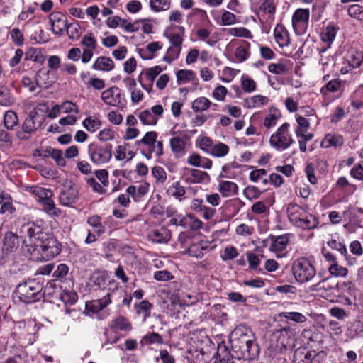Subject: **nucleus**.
<instances>
[{
    "label": "nucleus",
    "mask_w": 363,
    "mask_h": 363,
    "mask_svg": "<svg viewBox=\"0 0 363 363\" xmlns=\"http://www.w3.org/2000/svg\"><path fill=\"white\" fill-rule=\"evenodd\" d=\"M230 342L238 359H253L259 353V347L252 332L245 326L239 325L232 331Z\"/></svg>",
    "instance_id": "1"
},
{
    "label": "nucleus",
    "mask_w": 363,
    "mask_h": 363,
    "mask_svg": "<svg viewBox=\"0 0 363 363\" xmlns=\"http://www.w3.org/2000/svg\"><path fill=\"white\" fill-rule=\"evenodd\" d=\"M48 107L43 104H39L28 114L21 125V130L16 132V136L21 140H28L33 134L40 130L45 122V116L43 114Z\"/></svg>",
    "instance_id": "2"
},
{
    "label": "nucleus",
    "mask_w": 363,
    "mask_h": 363,
    "mask_svg": "<svg viewBox=\"0 0 363 363\" xmlns=\"http://www.w3.org/2000/svg\"><path fill=\"white\" fill-rule=\"evenodd\" d=\"M23 245L28 247L31 255L35 253L40 242L46 239L48 233L43 231V228L33 222L24 223L20 229Z\"/></svg>",
    "instance_id": "3"
},
{
    "label": "nucleus",
    "mask_w": 363,
    "mask_h": 363,
    "mask_svg": "<svg viewBox=\"0 0 363 363\" xmlns=\"http://www.w3.org/2000/svg\"><path fill=\"white\" fill-rule=\"evenodd\" d=\"M43 285L35 279H29L19 284L15 294L19 300L25 303H31L39 301L43 296Z\"/></svg>",
    "instance_id": "4"
},
{
    "label": "nucleus",
    "mask_w": 363,
    "mask_h": 363,
    "mask_svg": "<svg viewBox=\"0 0 363 363\" xmlns=\"http://www.w3.org/2000/svg\"><path fill=\"white\" fill-rule=\"evenodd\" d=\"M292 271L296 280L301 284L310 281L316 275V270L312 263L304 257L294 261Z\"/></svg>",
    "instance_id": "5"
},
{
    "label": "nucleus",
    "mask_w": 363,
    "mask_h": 363,
    "mask_svg": "<svg viewBox=\"0 0 363 363\" xmlns=\"http://www.w3.org/2000/svg\"><path fill=\"white\" fill-rule=\"evenodd\" d=\"M289 124L284 123L271 135L269 143L277 150H286L294 143V140L289 133Z\"/></svg>",
    "instance_id": "6"
},
{
    "label": "nucleus",
    "mask_w": 363,
    "mask_h": 363,
    "mask_svg": "<svg viewBox=\"0 0 363 363\" xmlns=\"http://www.w3.org/2000/svg\"><path fill=\"white\" fill-rule=\"evenodd\" d=\"M40 254V259L49 260L54 258L61 252L60 244L52 235L48 234L46 239L40 242L35 248V252Z\"/></svg>",
    "instance_id": "7"
},
{
    "label": "nucleus",
    "mask_w": 363,
    "mask_h": 363,
    "mask_svg": "<svg viewBox=\"0 0 363 363\" xmlns=\"http://www.w3.org/2000/svg\"><path fill=\"white\" fill-rule=\"evenodd\" d=\"M88 154L94 164L107 163L112 157L111 145L102 146L92 143L88 145Z\"/></svg>",
    "instance_id": "8"
},
{
    "label": "nucleus",
    "mask_w": 363,
    "mask_h": 363,
    "mask_svg": "<svg viewBox=\"0 0 363 363\" xmlns=\"http://www.w3.org/2000/svg\"><path fill=\"white\" fill-rule=\"evenodd\" d=\"M101 99L107 105L120 107L125 105V99L121 90L117 86H112L101 93Z\"/></svg>",
    "instance_id": "9"
},
{
    "label": "nucleus",
    "mask_w": 363,
    "mask_h": 363,
    "mask_svg": "<svg viewBox=\"0 0 363 363\" xmlns=\"http://www.w3.org/2000/svg\"><path fill=\"white\" fill-rule=\"evenodd\" d=\"M78 188L77 185L71 182L63 185L59 199L63 206H69L74 203L78 199Z\"/></svg>",
    "instance_id": "10"
},
{
    "label": "nucleus",
    "mask_w": 363,
    "mask_h": 363,
    "mask_svg": "<svg viewBox=\"0 0 363 363\" xmlns=\"http://www.w3.org/2000/svg\"><path fill=\"white\" fill-rule=\"evenodd\" d=\"M310 12L308 9H298L292 17V24L294 30L297 33H303L306 31Z\"/></svg>",
    "instance_id": "11"
},
{
    "label": "nucleus",
    "mask_w": 363,
    "mask_h": 363,
    "mask_svg": "<svg viewBox=\"0 0 363 363\" xmlns=\"http://www.w3.org/2000/svg\"><path fill=\"white\" fill-rule=\"evenodd\" d=\"M49 20L52 32L57 35H62L68 24L66 16L60 12H55L50 14Z\"/></svg>",
    "instance_id": "12"
},
{
    "label": "nucleus",
    "mask_w": 363,
    "mask_h": 363,
    "mask_svg": "<svg viewBox=\"0 0 363 363\" xmlns=\"http://www.w3.org/2000/svg\"><path fill=\"white\" fill-rule=\"evenodd\" d=\"M3 253L6 255L14 252L19 245L18 235L13 232L8 231L4 234L2 240Z\"/></svg>",
    "instance_id": "13"
},
{
    "label": "nucleus",
    "mask_w": 363,
    "mask_h": 363,
    "mask_svg": "<svg viewBox=\"0 0 363 363\" xmlns=\"http://www.w3.org/2000/svg\"><path fill=\"white\" fill-rule=\"evenodd\" d=\"M286 211L289 219L293 225L309 213L296 203H289L287 206Z\"/></svg>",
    "instance_id": "14"
},
{
    "label": "nucleus",
    "mask_w": 363,
    "mask_h": 363,
    "mask_svg": "<svg viewBox=\"0 0 363 363\" xmlns=\"http://www.w3.org/2000/svg\"><path fill=\"white\" fill-rule=\"evenodd\" d=\"M286 211L289 219L293 225L309 213L296 203H289L287 206Z\"/></svg>",
    "instance_id": "15"
},
{
    "label": "nucleus",
    "mask_w": 363,
    "mask_h": 363,
    "mask_svg": "<svg viewBox=\"0 0 363 363\" xmlns=\"http://www.w3.org/2000/svg\"><path fill=\"white\" fill-rule=\"evenodd\" d=\"M148 238L153 242L166 243L171 239V233L167 228L162 227L152 230Z\"/></svg>",
    "instance_id": "16"
},
{
    "label": "nucleus",
    "mask_w": 363,
    "mask_h": 363,
    "mask_svg": "<svg viewBox=\"0 0 363 363\" xmlns=\"http://www.w3.org/2000/svg\"><path fill=\"white\" fill-rule=\"evenodd\" d=\"M162 43L157 41L152 42L146 45L145 48H138V52L144 60H151L154 57L155 53L162 49Z\"/></svg>",
    "instance_id": "17"
},
{
    "label": "nucleus",
    "mask_w": 363,
    "mask_h": 363,
    "mask_svg": "<svg viewBox=\"0 0 363 363\" xmlns=\"http://www.w3.org/2000/svg\"><path fill=\"white\" fill-rule=\"evenodd\" d=\"M109 327L114 332L118 330L129 332L132 330V325L124 316L119 315L113 318L109 323Z\"/></svg>",
    "instance_id": "18"
},
{
    "label": "nucleus",
    "mask_w": 363,
    "mask_h": 363,
    "mask_svg": "<svg viewBox=\"0 0 363 363\" xmlns=\"http://www.w3.org/2000/svg\"><path fill=\"white\" fill-rule=\"evenodd\" d=\"M15 210L10 194L4 191L0 192V213L11 215Z\"/></svg>",
    "instance_id": "19"
},
{
    "label": "nucleus",
    "mask_w": 363,
    "mask_h": 363,
    "mask_svg": "<svg viewBox=\"0 0 363 363\" xmlns=\"http://www.w3.org/2000/svg\"><path fill=\"white\" fill-rule=\"evenodd\" d=\"M209 248L208 242L206 241H200L197 243H193L186 250V253L193 257L201 258L204 255V251Z\"/></svg>",
    "instance_id": "20"
},
{
    "label": "nucleus",
    "mask_w": 363,
    "mask_h": 363,
    "mask_svg": "<svg viewBox=\"0 0 363 363\" xmlns=\"http://www.w3.org/2000/svg\"><path fill=\"white\" fill-rule=\"evenodd\" d=\"M318 224V219L311 213H308L301 220L294 223V225L302 230H312L317 228Z\"/></svg>",
    "instance_id": "21"
},
{
    "label": "nucleus",
    "mask_w": 363,
    "mask_h": 363,
    "mask_svg": "<svg viewBox=\"0 0 363 363\" xmlns=\"http://www.w3.org/2000/svg\"><path fill=\"white\" fill-rule=\"evenodd\" d=\"M170 147L177 157H181L185 154L186 143L184 138L175 136L170 139Z\"/></svg>",
    "instance_id": "22"
},
{
    "label": "nucleus",
    "mask_w": 363,
    "mask_h": 363,
    "mask_svg": "<svg viewBox=\"0 0 363 363\" xmlns=\"http://www.w3.org/2000/svg\"><path fill=\"white\" fill-rule=\"evenodd\" d=\"M315 357V351H306L303 350H296L293 357L294 363H312Z\"/></svg>",
    "instance_id": "23"
},
{
    "label": "nucleus",
    "mask_w": 363,
    "mask_h": 363,
    "mask_svg": "<svg viewBox=\"0 0 363 363\" xmlns=\"http://www.w3.org/2000/svg\"><path fill=\"white\" fill-rule=\"evenodd\" d=\"M114 68L113 61L108 57L100 56L97 57L92 65V69L95 70L109 72Z\"/></svg>",
    "instance_id": "24"
},
{
    "label": "nucleus",
    "mask_w": 363,
    "mask_h": 363,
    "mask_svg": "<svg viewBox=\"0 0 363 363\" xmlns=\"http://www.w3.org/2000/svg\"><path fill=\"white\" fill-rule=\"evenodd\" d=\"M274 38L281 47L288 45L290 41L288 32L283 26L279 24L274 29Z\"/></svg>",
    "instance_id": "25"
},
{
    "label": "nucleus",
    "mask_w": 363,
    "mask_h": 363,
    "mask_svg": "<svg viewBox=\"0 0 363 363\" xmlns=\"http://www.w3.org/2000/svg\"><path fill=\"white\" fill-rule=\"evenodd\" d=\"M218 190L223 196L237 195L238 194V185L230 181H221L219 184Z\"/></svg>",
    "instance_id": "26"
},
{
    "label": "nucleus",
    "mask_w": 363,
    "mask_h": 363,
    "mask_svg": "<svg viewBox=\"0 0 363 363\" xmlns=\"http://www.w3.org/2000/svg\"><path fill=\"white\" fill-rule=\"evenodd\" d=\"M288 242L289 238L286 235L273 236L269 249L273 252H282L286 247Z\"/></svg>",
    "instance_id": "27"
},
{
    "label": "nucleus",
    "mask_w": 363,
    "mask_h": 363,
    "mask_svg": "<svg viewBox=\"0 0 363 363\" xmlns=\"http://www.w3.org/2000/svg\"><path fill=\"white\" fill-rule=\"evenodd\" d=\"M25 60H31L42 65L45 62V57L40 49L29 48L25 53Z\"/></svg>",
    "instance_id": "28"
},
{
    "label": "nucleus",
    "mask_w": 363,
    "mask_h": 363,
    "mask_svg": "<svg viewBox=\"0 0 363 363\" xmlns=\"http://www.w3.org/2000/svg\"><path fill=\"white\" fill-rule=\"evenodd\" d=\"M4 125L9 130H14L18 125V118L17 114L12 110L6 111L4 116Z\"/></svg>",
    "instance_id": "29"
},
{
    "label": "nucleus",
    "mask_w": 363,
    "mask_h": 363,
    "mask_svg": "<svg viewBox=\"0 0 363 363\" xmlns=\"http://www.w3.org/2000/svg\"><path fill=\"white\" fill-rule=\"evenodd\" d=\"M268 102L266 96L256 95L245 100V106L248 108L258 107L265 105Z\"/></svg>",
    "instance_id": "30"
},
{
    "label": "nucleus",
    "mask_w": 363,
    "mask_h": 363,
    "mask_svg": "<svg viewBox=\"0 0 363 363\" xmlns=\"http://www.w3.org/2000/svg\"><path fill=\"white\" fill-rule=\"evenodd\" d=\"M162 71V68L158 65L147 68L140 74L138 77V81L141 82L142 75H144L148 82L153 83L155 78L161 73Z\"/></svg>",
    "instance_id": "31"
},
{
    "label": "nucleus",
    "mask_w": 363,
    "mask_h": 363,
    "mask_svg": "<svg viewBox=\"0 0 363 363\" xmlns=\"http://www.w3.org/2000/svg\"><path fill=\"white\" fill-rule=\"evenodd\" d=\"M250 43L247 41H242V44L239 45L235 52L236 58L240 62H243L250 56Z\"/></svg>",
    "instance_id": "32"
},
{
    "label": "nucleus",
    "mask_w": 363,
    "mask_h": 363,
    "mask_svg": "<svg viewBox=\"0 0 363 363\" xmlns=\"http://www.w3.org/2000/svg\"><path fill=\"white\" fill-rule=\"evenodd\" d=\"M44 74L45 73L43 72L41 70H39L36 74H35V83L33 82L31 79L28 77H23L22 78V84L23 86L27 87L29 89L30 91L33 92L35 90L36 86H41L40 84V80L41 79V74Z\"/></svg>",
    "instance_id": "33"
},
{
    "label": "nucleus",
    "mask_w": 363,
    "mask_h": 363,
    "mask_svg": "<svg viewBox=\"0 0 363 363\" xmlns=\"http://www.w3.org/2000/svg\"><path fill=\"white\" fill-rule=\"evenodd\" d=\"M343 144V139L340 135L328 134L322 142V146L328 148L331 146L337 147Z\"/></svg>",
    "instance_id": "34"
},
{
    "label": "nucleus",
    "mask_w": 363,
    "mask_h": 363,
    "mask_svg": "<svg viewBox=\"0 0 363 363\" xmlns=\"http://www.w3.org/2000/svg\"><path fill=\"white\" fill-rule=\"evenodd\" d=\"M211 105V102L206 97L196 99L192 104V109L195 112L206 111Z\"/></svg>",
    "instance_id": "35"
},
{
    "label": "nucleus",
    "mask_w": 363,
    "mask_h": 363,
    "mask_svg": "<svg viewBox=\"0 0 363 363\" xmlns=\"http://www.w3.org/2000/svg\"><path fill=\"white\" fill-rule=\"evenodd\" d=\"M163 344L164 340L162 337L155 332L149 333L146 334L141 340L140 344L142 345H150V344Z\"/></svg>",
    "instance_id": "36"
},
{
    "label": "nucleus",
    "mask_w": 363,
    "mask_h": 363,
    "mask_svg": "<svg viewBox=\"0 0 363 363\" xmlns=\"http://www.w3.org/2000/svg\"><path fill=\"white\" fill-rule=\"evenodd\" d=\"M101 218L94 215L87 219V223L94 228V233L100 236L104 233V227L101 224Z\"/></svg>",
    "instance_id": "37"
},
{
    "label": "nucleus",
    "mask_w": 363,
    "mask_h": 363,
    "mask_svg": "<svg viewBox=\"0 0 363 363\" xmlns=\"http://www.w3.org/2000/svg\"><path fill=\"white\" fill-rule=\"evenodd\" d=\"M228 146L223 143H218L213 145L209 150L211 155L217 157H224L228 153Z\"/></svg>",
    "instance_id": "38"
},
{
    "label": "nucleus",
    "mask_w": 363,
    "mask_h": 363,
    "mask_svg": "<svg viewBox=\"0 0 363 363\" xmlns=\"http://www.w3.org/2000/svg\"><path fill=\"white\" fill-rule=\"evenodd\" d=\"M337 30L333 26H328L321 33V40L328 43V47L333 42L336 36Z\"/></svg>",
    "instance_id": "39"
},
{
    "label": "nucleus",
    "mask_w": 363,
    "mask_h": 363,
    "mask_svg": "<svg viewBox=\"0 0 363 363\" xmlns=\"http://www.w3.org/2000/svg\"><path fill=\"white\" fill-rule=\"evenodd\" d=\"M157 134L155 131H150L146 133L144 137L135 142L137 146H140L142 144L148 146L149 149L156 143Z\"/></svg>",
    "instance_id": "40"
},
{
    "label": "nucleus",
    "mask_w": 363,
    "mask_h": 363,
    "mask_svg": "<svg viewBox=\"0 0 363 363\" xmlns=\"http://www.w3.org/2000/svg\"><path fill=\"white\" fill-rule=\"evenodd\" d=\"M138 118L143 125H155L157 121V117L149 110L141 111L138 115Z\"/></svg>",
    "instance_id": "41"
},
{
    "label": "nucleus",
    "mask_w": 363,
    "mask_h": 363,
    "mask_svg": "<svg viewBox=\"0 0 363 363\" xmlns=\"http://www.w3.org/2000/svg\"><path fill=\"white\" fill-rule=\"evenodd\" d=\"M279 316L298 323H304L307 320L304 315L298 312H281Z\"/></svg>",
    "instance_id": "42"
},
{
    "label": "nucleus",
    "mask_w": 363,
    "mask_h": 363,
    "mask_svg": "<svg viewBox=\"0 0 363 363\" xmlns=\"http://www.w3.org/2000/svg\"><path fill=\"white\" fill-rule=\"evenodd\" d=\"M80 44L85 47L84 49L95 50L97 47V40L92 33L84 35Z\"/></svg>",
    "instance_id": "43"
},
{
    "label": "nucleus",
    "mask_w": 363,
    "mask_h": 363,
    "mask_svg": "<svg viewBox=\"0 0 363 363\" xmlns=\"http://www.w3.org/2000/svg\"><path fill=\"white\" fill-rule=\"evenodd\" d=\"M65 29L69 39L77 40L81 35V27L77 23H68Z\"/></svg>",
    "instance_id": "44"
},
{
    "label": "nucleus",
    "mask_w": 363,
    "mask_h": 363,
    "mask_svg": "<svg viewBox=\"0 0 363 363\" xmlns=\"http://www.w3.org/2000/svg\"><path fill=\"white\" fill-rule=\"evenodd\" d=\"M15 99L11 95L10 91L6 88L0 89V105L3 106H9L14 104Z\"/></svg>",
    "instance_id": "45"
},
{
    "label": "nucleus",
    "mask_w": 363,
    "mask_h": 363,
    "mask_svg": "<svg viewBox=\"0 0 363 363\" xmlns=\"http://www.w3.org/2000/svg\"><path fill=\"white\" fill-rule=\"evenodd\" d=\"M142 153L147 160L151 159L152 153H155L157 157L162 156L163 155L162 142L156 140V143L150 148L147 153L144 151H142Z\"/></svg>",
    "instance_id": "46"
},
{
    "label": "nucleus",
    "mask_w": 363,
    "mask_h": 363,
    "mask_svg": "<svg viewBox=\"0 0 363 363\" xmlns=\"http://www.w3.org/2000/svg\"><path fill=\"white\" fill-rule=\"evenodd\" d=\"M150 6L156 12L167 11L170 7V0H150Z\"/></svg>",
    "instance_id": "47"
},
{
    "label": "nucleus",
    "mask_w": 363,
    "mask_h": 363,
    "mask_svg": "<svg viewBox=\"0 0 363 363\" xmlns=\"http://www.w3.org/2000/svg\"><path fill=\"white\" fill-rule=\"evenodd\" d=\"M298 128L296 130V135H303V133H306L310 126L309 121L304 117L299 114L296 115Z\"/></svg>",
    "instance_id": "48"
},
{
    "label": "nucleus",
    "mask_w": 363,
    "mask_h": 363,
    "mask_svg": "<svg viewBox=\"0 0 363 363\" xmlns=\"http://www.w3.org/2000/svg\"><path fill=\"white\" fill-rule=\"evenodd\" d=\"M328 272L331 275L335 277H345L348 273L347 269L339 265L337 262L330 264L328 267Z\"/></svg>",
    "instance_id": "49"
},
{
    "label": "nucleus",
    "mask_w": 363,
    "mask_h": 363,
    "mask_svg": "<svg viewBox=\"0 0 363 363\" xmlns=\"http://www.w3.org/2000/svg\"><path fill=\"white\" fill-rule=\"evenodd\" d=\"M135 307L137 308V313H144L143 319L146 320L147 317L150 315V311L152 308V305L147 300L142 301L140 303L135 304Z\"/></svg>",
    "instance_id": "50"
},
{
    "label": "nucleus",
    "mask_w": 363,
    "mask_h": 363,
    "mask_svg": "<svg viewBox=\"0 0 363 363\" xmlns=\"http://www.w3.org/2000/svg\"><path fill=\"white\" fill-rule=\"evenodd\" d=\"M259 9L265 13L273 16L276 11L274 0H260Z\"/></svg>",
    "instance_id": "51"
},
{
    "label": "nucleus",
    "mask_w": 363,
    "mask_h": 363,
    "mask_svg": "<svg viewBox=\"0 0 363 363\" xmlns=\"http://www.w3.org/2000/svg\"><path fill=\"white\" fill-rule=\"evenodd\" d=\"M83 125L88 131L94 133L100 128L101 122L97 118L89 117L84 120Z\"/></svg>",
    "instance_id": "52"
},
{
    "label": "nucleus",
    "mask_w": 363,
    "mask_h": 363,
    "mask_svg": "<svg viewBox=\"0 0 363 363\" xmlns=\"http://www.w3.org/2000/svg\"><path fill=\"white\" fill-rule=\"evenodd\" d=\"M179 83L192 81L195 78V73L191 70L180 69L177 72Z\"/></svg>",
    "instance_id": "53"
},
{
    "label": "nucleus",
    "mask_w": 363,
    "mask_h": 363,
    "mask_svg": "<svg viewBox=\"0 0 363 363\" xmlns=\"http://www.w3.org/2000/svg\"><path fill=\"white\" fill-rule=\"evenodd\" d=\"M169 39L174 46V50H175V56L178 57L181 51V45L183 41L182 36L179 34L171 33L169 35Z\"/></svg>",
    "instance_id": "54"
},
{
    "label": "nucleus",
    "mask_w": 363,
    "mask_h": 363,
    "mask_svg": "<svg viewBox=\"0 0 363 363\" xmlns=\"http://www.w3.org/2000/svg\"><path fill=\"white\" fill-rule=\"evenodd\" d=\"M32 192L40 198L41 202L43 200L52 196V191L50 189L41 186L32 187Z\"/></svg>",
    "instance_id": "55"
},
{
    "label": "nucleus",
    "mask_w": 363,
    "mask_h": 363,
    "mask_svg": "<svg viewBox=\"0 0 363 363\" xmlns=\"http://www.w3.org/2000/svg\"><path fill=\"white\" fill-rule=\"evenodd\" d=\"M241 86L244 91L250 93L256 89V82L247 76H242L241 79Z\"/></svg>",
    "instance_id": "56"
},
{
    "label": "nucleus",
    "mask_w": 363,
    "mask_h": 363,
    "mask_svg": "<svg viewBox=\"0 0 363 363\" xmlns=\"http://www.w3.org/2000/svg\"><path fill=\"white\" fill-rule=\"evenodd\" d=\"M109 303H111L110 294H108L102 298L97 301H94L92 308L94 312H97L106 308Z\"/></svg>",
    "instance_id": "57"
},
{
    "label": "nucleus",
    "mask_w": 363,
    "mask_h": 363,
    "mask_svg": "<svg viewBox=\"0 0 363 363\" xmlns=\"http://www.w3.org/2000/svg\"><path fill=\"white\" fill-rule=\"evenodd\" d=\"M190 177L187 179L189 182L199 183L208 175L206 172L197 169H191Z\"/></svg>",
    "instance_id": "58"
},
{
    "label": "nucleus",
    "mask_w": 363,
    "mask_h": 363,
    "mask_svg": "<svg viewBox=\"0 0 363 363\" xmlns=\"http://www.w3.org/2000/svg\"><path fill=\"white\" fill-rule=\"evenodd\" d=\"M152 174L157 182L164 183L167 179L166 171L160 166H155L152 169Z\"/></svg>",
    "instance_id": "59"
},
{
    "label": "nucleus",
    "mask_w": 363,
    "mask_h": 363,
    "mask_svg": "<svg viewBox=\"0 0 363 363\" xmlns=\"http://www.w3.org/2000/svg\"><path fill=\"white\" fill-rule=\"evenodd\" d=\"M340 81L338 79L330 80L327 82L325 86L320 90L323 94H325L327 91L336 92L340 88Z\"/></svg>",
    "instance_id": "60"
},
{
    "label": "nucleus",
    "mask_w": 363,
    "mask_h": 363,
    "mask_svg": "<svg viewBox=\"0 0 363 363\" xmlns=\"http://www.w3.org/2000/svg\"><path fill=\"white\" fill-rule=\"evenodd\" d=\"M238 252L237 249L233 246L226 247L220 257L223 261H228L233 259L238 256Z\"/></svg>",
    "instance_id": "61"
},
{
    "label": "nucleus",
    "mask_w": 363,
    "mask_h": 363,
    "mask_svg": "<svg viewBox=\"0 0 363 363\" xmlns=\"http://www.w3.org/2000/svg\"><path fill=\"white\" fill-rule=\"evenodd\" d=\"M228 33L232 36L250 38L251 33L245 28H232L228 30Z\"/></svg>",
    "instance_id": "62"
},
{
    "label": "nucleus",
    "mask_w": 363,
    "mask_h": 363,
    "mask_svg": "<svg viewBox=\"0 0 363 363\" xmlns=\"http://www.w3.org/2000/svg\"><path fill=\"white\" fill-rule=\"evenodd\" d=\"M261 191L254 186H249L244 189L243 194L250 200L257 199L261 195Z\"/></svg>",
    "instance_id": "63"
},
{
    "label": "nucleus",
    "mask_w": 363,
    "mask_h": 363,
    "mask_svg": "<svg viewBox=\"0 0 363 363\" xmlns=\"http://www.w3.org/2000/svg\"><path fill=\"white\" fill-rule=\"evenodd\" d=\"M60 298L65 303L73 305L77 301V295L74 291H63L60 294Z\"/></svg>",
    "instance_id": "64"
}]
</instances>
